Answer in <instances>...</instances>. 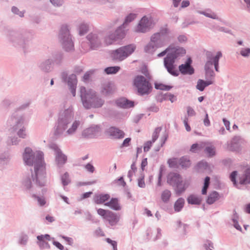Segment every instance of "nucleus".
Instances as JSON below:
<instances>
[{
	"mask_svg": "<svg viewBox=\"0 0 250 250\" xmlns=\"http://www.w3.org/2000/svg\"><path fill=\"white\" fill-rule=\"evenodd\" d=\"M104 205L115 210H120L122 208L119 200L116 198H111L109 202L105 203Z\"/></svg>",
	"mask_w": 250,
	"mask_h": 250,
	"instance_id": "20",
	"label": "nucleus"
},
{
	"mask_svg": "<svg viewBox=\"0 0 250 250\" xmlns=\"http://www.w3.org/2000/svg\"><path fill=\"white\" fill-rule=\"evenodd\" d=\"M62 183L64 186H66L70 182L69 175L67 173H65L62 177Z\"/></svg>",
	"mask_w": 250,
	"mask_h": 250,
	"instance_id": "42",
	"label": "nucleus"
},
{
	"mask_svg": "<svg viewBox=\"0 0 250 250\" xmlns=\"http://www.w3.org/2000/svg\"><path fill=\"white\" fill-rule=\"evenodd\" d=\"M71 118V115H69L65 117L64 118H60L58 122V126L56 129L55 133L58 134L61 133L63 130H65L66 128V125L68 123V121Z\"/></svg>",
	"mask_w": 250,
	"mask_h": 250,
	"instance_id": "15",
	"label": "nucleus"
},
{
	"mask_svg": "<svg viewBox=\"0 0 250 250\" xmlns=\"http://www.w3.org/2000/svg\"><path fill=\"white\" fill-rule=\"evenodd\" d=\"M168 164L171 167H177L179 165V160L176 158L170 159L168 161Z\"/></svg>",
	"mask_w": 250,
	"mask_h": 250,
	"instance_id": "36",
	"label": "nucleus"
},
{
	"mask_svg": "<svg viewBox=\"0 0 250 250\" xmlns=\"http://www.w3.org/2000/svg\"><path fill=\"white\" fill-rule=\"evenodd\" d=\"M100 131V128L96 125L85 129L82 135L85 138H91L97 136Z\"/></svg>",
	"mask_w": 250,
	"mask_h": 250,
	"instance_id": "16",
	"label": "nucleus"
},
{
	"mask_svg": "<svg viewBox=\"0 0 250 250\" xmlns=\"http://www.w3.org/2000/svg\"><path fill=\"white\" fill-rule=\"evenodd\" d=\"M61 36L62 38V43L66 51H69L73 48V43L70 38L69 31L66 26H64L62 28L61 31Z\"/></svg>",
	"mask_w": 250,
	"mask_h": 250,
	"instance_id": "8",
	"label": "nucleus"
},
{
	"mask_svg": "<svg viewBox=\"0 0 250 250\" xmlns=\"http://www.w3.org/2000/svg\"><path fill=\"white\" fill-rule=\"evenodd\" d=\"M167 140V137H165L161 141V144L160 146H159L158 147H157L155 150V151H158L159 150V149H160V148L163 146V145L165 144V141H166Z\"/></svg>",
	"mask_w": 250,
	"mask_h": 250,
	"instance_id": "61",
	"label": "nucleus"
},
{
	"mask_svg": "<svg viewBox=\"0 0 250 250\" xmlns=\"http://www.w3.org/2000/svg\"><path fill=\"white\" fill-rule=\"evenodd\" d=\"M240 54L244 57L250 56V49L249 48H243L240 51Z\"/></svg>",
	"mask_w": 250,
	"mask_h": 250,
	"instance_id": "46",
	"label": "nucleus"
},
{
	"mask_svg": "<svg viewBox=\"0 0 250 250\" xmlns=\"http://www.w3.org/2000/svg\"><path fill=\"white\" fill-rule=\"evenodd\" d=\"M222 53L221 52H218L217 54L214 57H212L210 53L207 54L208 61L205 65V69L206 70L209 69L211 67L214 65L215 70H218V62L219 59L222 57Z\"/></svg>",
	"mask_w": 250,
	"mask_h": 250,
	"instance_id": "9",
	"label": "nucleus"
},
{
	"mask_svg": "<svg viewBox=\"0 0 250 250\" xmlns=\"http://www.w3.org/2000/svg\"><path fill=\"white\" fill-rule=\"evenodd\" d=\"M169 48H167L165 51L158 54V57H161L165 56L167 53H168L167 57L164 60V64L167 68V71L173 76H178L179 72L175 69L173 63L175 59L179 56L186 53V50L182 48H172L170 52Z\"/></svg>",
	"mask_w": 250,
	"mask_h": 250,
	"instance_id": "2",
	"label": "nucleus"
},
{
	"mask_svg": "<svg viewBox=\"0 0 250 250\" xmlns=\"http://www.w3.org/2000/svg\"><path fill=\"white\" fill-rule=\"evenodd\" d=\"M171 195V191L168 189H165L161 193V200L163 202L167 203L169 201Z\"/></svg>",
	"mask_w": 250,
	"mask_h": 250,
	"instance_id": "29",
	"label": "nucleus"
},
{
	"mask_svg": "<svg viewBox=\"0 0 250 250\" xmlns=\"http://www.w3.org/2000/svg\"><path fill=\"white\" fill-rule=\"evenodd\" d=\"M56 153V160L58 165L64 164L66 160L67 157L63 154L59 149L56 148L55 149Z\"/></svg>",
	"mask_w": 250,
	"mask_h": 250,
	"instance_id": "22",
	"label": "nucleus"
},
{
	"mask_svg": "<svg viewBox=\"0 0 250 250\" xmlns=\"http://www.w3.org/2000/svg\"><path fill=\"white\" fill-rule=\"evenodd\" d=\"M203 14L207 17L212 18V19H215L217 18V15L213 13L204 12Z\"/></svg>",
	"mask_w": 250,
	"mask_h": 250,
	"instance_id": "53",
	"label": "nucleus"
},
{
	"mask_svg": "<svg viewBox=\"0 0 250 250\" xmlns=\"http://www.w3.org/2000/svg\"><path fill=\"white\" fill-rule=\"evenodd\" d=\"M147 165V158H144L142 160L141 163V168L143 171L145 169V167Z\"/></svg>",
	"mask_w": 250,
	"mask_h": 250,
	"instance_id": "54",
	"label": "nucleus"
},
{
	"mask_svg": "<svg viewBox=\"0 0 250 250\" xmlns=\"http://www.w3.org/2000/svg\"><path fill=\"white\" fill-rule=\"evenodd\" d=\"M223 121L225 126H226V129L228 130H230V122H229V121L227 120L225 118H224L223 119Z\"/></svg>",
	"mask_w": 250,
	"mask_h": 250,
	"instance_id": "56",
	"label": "nucleus"
},
{
	"mask_svg": "<svg viewBox=\"0 0 250 250\" xmlns=\"http://www.w3.org/2000/svg\"><path fill=\"white\" fill-rule=\"evenodd\" d=\"M185 205V200L183 198H178L174 203V209L176 212H179L182 210Z\"/></svg>",
	"mask_w": 250,
	"mask_h": 250,
	"instance_id": "27",
	"label": "nucleus"
},
{
	"mask_svg": "<svg viewBox=\"0 0 250 250\" xmlns=\"http://www.w3.org/2000/svg\"><path fill=\"white\" fill-rule=\"evenodd\" d=\"M240 145L237 142H232L228 146V149L231 151H238Z\"/></svg>",
	"mask_w": 250,
	"mask_h": 250,
	"instance_id": "38",
	"label": "nucleus"
},
{
	"mask_svg": "<svg viewBox=\"0 0 250 250\" xmlns=\"http://www.w3.org/2000/svg\"><path fill=\"white\" fill-rule=\"evenodd\" d=\"M135 49V47L133 45L122 47L113 51L111 53V57L113 60L122 61L132 53Z\"/></svg>",
	"mask_w": 250,
	"mask_h": 250,
	"instance_id": "6",
	"label": "nucleus"
},
{
	"mask_svg": "<svg viewBox=\"0 0 250 250\" xmlns=\"http://www.w3.org/2000/svg\"><path fill=\"white\" fill-rule=\"evenodd\" d=\"M152 25L153 23L151 20L148 19L146 17H144L135 28V31L137 32H145Z\"/></svg>",
	"mask_w": 250,
	"mask_h": 250,
	"instance_id": "10",
	"label": "nucleus"
},
{
	"mask_svg": "<svg viewBox=\"0 0 250 250\" xmlns=\"http://www.w3.org/2000/svg\"><path fill=\"white\" fill-rule=\"evenodd\" d=\"M133 85L141 95L149 94L152 89L151 84L149 81L141 75H138L135 77L133 80Z\"/></svg>",
	"mask_w": 250,
	"mask_h": 250,
	"instance_id": "5",
	"label": "nucleus"
},
{
	"mask_svg": "<svg viewBox=\"0 0 250 250\" xmlns=\"http://www.w3.org/2000/svg\"><path fill=\"white\" fill-rule=\"evenodd\" d=\"M23 160L26 165L32 166L34 164L35 177L40 186L45 185L44 180L45 168L43 162V155L41 152H38L35 155L32 150L29 147L25 149L23 155Z\"/></svg>",
	"mask_w": 250,
	"mask_h": 250,
	"instance_id": "1",
	"label": "nucleus"
},
{
	"mask_svg": "<svg viewBox=\"0 0 250 250\" xmlns=\"http://www.w3.org/2000/svg\"><path fill=\"white\" fill-rule=\"evenodd\" d=\"M207 145L206 143L203 142L201 143L200 144H194L191 146L190 151L192 152L196 153L201 150Z\"/></svg>",
	"mask_w": 250,
	"mask_h": 250,
	"instance_id": "28",
	"label": "nucleus"
},
{
	"mask_svg": "<svg viewBox=\"0 0 250 250\" xmlns=\"http://www.w3.org/2000/svg\"><path fill=\"white\" fill-rule=\"evenodd\" d=\"M131 141V138H127L125 139L124 140L122 145V146H128L129 145V143Z\"/></svg>",
	"mask_w": 250,
	"mask_h": 250,
	"instance_id": "55",
	"label": "nucleus"
},
{
	"mask_svg": "<svg viewBox=\"0 0 250 250\" xmlns=\"http://www.w3.org/2000/svg\"><path fill=\"white\" fill-rule=\"evenodd\" d=\"M50 236L48 234L41 235L38 236V244L41 249H49L50 248V246L48 244V241H50Z\"/></svg>",
	"mask_w": 250,
	"mask_h": 250,
	"instance_id": "14",
	"label": "nucleus"
},
{
	"mask_svg": "<svg viewBox=\"0 0 250 250\" xmlns=\"http://www.w3.org/2000/svg\"><path fill=\"white\" fill-rule=\"evenodd\" d=\"M237 175V172L233 171L232 172L230 175V179L231 181L233 183L234 185H236V180L235 178Z\"/></svg>",
	"mask_w": 250,
	"mask_h": 250,
	"instance_id": "49",
	"label": "nucleus"
},
{
	"mask_svg": "<svg viewBox=\"0 0 250 250\" xmlns=\"http://www.w3.org/2000/svg\"><path fill=\"white\" fill-rule=\"evenodd\" d=\"M213 83V82L211 81H204L202 80H199L197 82L196 85V88L199 90L202 91L204 90L205 88Z\"/></svg>",
	"mask_w": 250,
	"mask_h": 250,
	"instance_id": "26",
	"label": "nucleus"
},
{
	"mask_svg": "<svg viewBox=\"0 0 250 250\" xmlns=\"http://www.w3.org/2000/svg\"><path fill=\"white\" fill-rule=\"evenodd\" d=\"M239 182L241 184H247L250 183V168L247 169L245 174L240 177Z\"/></svg>",
	"mask_w": 250,
	"mask_h": 250,
	"instance_id": "25",
	"label": "nucleus"
},
{
	"mask_svg": "<svg viewBox=\"0 0 250 250\" xmlns=\"http://www.w3.org/2000/svg\"><path fill=\"white\" fill-rule=\"evenodd\" d=\"M209 182H210V178L209 177H206L205 179L204 187L202 190V194L205 195L207 194V189L208 187V186L209 184Z\"/></svg>",
	"mask_w": 250,
	"mask_h": 250,
	"instance_id": "37",
	"label": "nucleus"
},
{
	"mask_svg": "<svg viewBox=\"0 0 250 250\" xmlns=\"http://www.w3.org/2000/svg\"><path fill=\"white\" fill-rule=\"evenodd\" d=\"M12 10L13 13L19 15L20 17H22L23 16V13L20 12L19 9L16 7H13Z\"/></svg>",
	"mask_w": 250,
	"mask_h": 250,
	"instance_id": "52",
	"label": "nucleus"
},
{
	"mask_svg": "<svg viewBox=\"0 0 250 250\" xmlns=\"http://www.w3.org/2000/svg\"><path fill=\"white\" fill-rule=\"evenodd\" d=\"M85 168L89 172L93 173L95 170V168L91 164L88 163L85 166Z\"/></svg>",
	"mask_w": 250,
	"mask_h": 250,
	"instance_id": "48",
	"label": "nucleus"
},
{
	"mask_svg": "<svg viewBox=\"0 0 250 250\" xmlns=\"http://www.w3.org/2000/svg\"><path fill=\"white\" fill-rule=\"evenodd\" d=\"M219 199V194L216 191L210 193L207 199V203L209 204H213Z\"/></svg>",
	"mask_w": 250,
	"mask_h": 250,
	"instance_id": "30",
	"label": "nucleus"
},
{
	"mask_svg": "<svg viewBox=\"0 0 250 250\" xmlns=\"http://www.w3.org/2000/svg\"><path fill=\"white\" fill-rule=\"evenodd\" d=\"M106 241L112 246L113 250H117V242L116 241H113L109 238H106Z\"/></svg>",
	"mask_w": 250,
	"mask_h": 250,
	"instance_id": "47",
	"label": "nucleus"
},
{
	"mask_svg": "<svg viewBox=\"0 0 250 250\" xmlns=\"http://www.w3.org/2000/svg\"><path fill=\"white\" fill-rule=\"evenodd\" d=\"M176 97L175 96L169 93H167L164 96V100H169L171 103H173L176 101Z\"/></svg>",
	"mask_w": 250,
	"mask_h": 250,
	"instance_id": "39",
	"label": "nucleus"
},
{
	"mask_svg": "<svg viewBox=\"0 0 250 250\" xmlns=\"http://www.w3.org/2000/svg\"><path fill=\"white\" fill-rule=\"evenodd\" d=\"M113 88L110 83H107L104 85L102 92L104 95H108L112 92Z\"/></svg>",
	"mask_w": 250,
	"mask_h": 250,
	"instance_id": "34",
	"label": "nucleus"
},
{
	"mask_svg": "<svg viewBox=\"0 0 250 250\" xmlns=\"http://www.w3.org/2000/svg\"><path fill=\"white\" fill-rule=\"evenodd\" d=\"M155 87L157 89H160L162 90H169L171 88L172 86L165 85L163 83H157L155 84Z\"/></svg>",
	"mask_w": 250,
	"mask_h": 250,
	"instance_id": "35",
	"label": "nucleus"
},
{
	"mask_svg": "<svg viewBox=\"0 0 250 250\" xmlns=\"http://www.w3.org/2000/svg\"><path fill=\"white\" fill-rule=\"evenodd\" d=\"M189 5V1L188 0H184L182 2L181 6L183 8L187 7Z\"/></svg>",
	"mask_w": 250,
	"mask_h": 250,
	"instance_id": "64",
	"label": "nucleus"
},
{
	"mask_svg": "<svg viewBox=\"0 0 250 250\" xmlns=\"http://www.w3.org/2000/svg\"><path fill=\"white\" fill-rule=\"evenodd\" d=\"M87 38L90 42L92 49H96L100 45V42L96 35L89 34Z\"/></svg>",
	"mask_w": 250,
	"mask_h": 250,
	"instance_id": "24",
	"label": "nucleus"
},
{
	"mask_svg": "<svg viewBox=\"0 0 250 250\" xmlns=\"http://www.w3.org/2000/svg\"><path fill=\"white\" fill-rule=\"evenodd\" d=\"M80 92L83 104L85 108L100 107L103 104V101L96 97L91 89L87 90L84 87H81Z\"/></svg>",
	"mask_w": 250,
	"mask_h": 250,
	"instance_id": "3",
	"label": "nucleus"
},
{
	"mask_svg": "<svg viewBox=\"0 0 250 250\" xmlns=\"http://www.w3.org/2000/svg\"><path fill=\"white\" fill-rule=\"evenodd\" d=\"M184 125H185V127H186V130H187L188 131H190L191 128H190V126L188 125V120H187V119H185V120L184 121Z\"/></svg>",
	"mask_w": 250,
	"mask_h": 250,
	"instance_id": "63",
	"label": "nucleus"
},
{
	"mask_svg": "<svg viewBox=\"0 0 250 250\" xmlns=\"http://www.w3.org/2000/svg\"><path fill=\"white\" fill-rule=\"evenodd\" d=\"M18 135L21 138H24L26 136V134L25 133V129L22 128L21 129H20L18 133Z\"/></svg>",
	"mask_w": 250,
	"mask_h": 250,
	"instance_id": "58",
	"label": "nucleus"
},
{
	"mask_svg": "<svg viewBox=\"0 0 250 250\" xmlns=\"http://www.w3.org/2000/svg\"><path fill=\"white\" fill-rule=\"evenodd\" d=\"M192 61L188 58L185 64H182L179 66V71L183 74H192L194 73V69L191 66Z\"/></svg>",
	"mask_w": 250,
	"mask_h": 250,
	"instance_id": "13",
	"label": "nucleus"
},
{
	"mask_svg": "<svg viewBox=\"0 0 250 250\" xmlns=\"http://www.w3.org/2000/svg\"><path fill=\"white\" fill-rule=\"evenodd\" d=\"M233 223H234V227L237 229L241 231V228L240 226V225L238 224V223L236 219H233Z\"/></svg>",
	"mask_w": 250,
	"mask_h": 250,
	"instance_id": "60",
	"label": "nucleus"
},
{
	"mask_svg": "<svg viewBox=\"0 0 250 250\" xmlns=\"http://www.w3.org/2000/svg\"><path fill=\"white\" fill-rule=\"evenodd\" d=\"M138 186L141 188H144L145 187V183L144 181V175L143 173L141 174L140 177L138 179Z\"/></svg>",
	"mask_w": 250,
	"mask_h": 250,
	"instance_id": "43",
	"label": "nucleus"
},
{
	"mask_svg": "<svg viewBox=\"0 0 250 250\" xmlns=\"http://www.w3.org/2000/svg\"><path fill=\"white\" fill-rule=\"evenodd\" d=\"M158 48V47L156 46L155 44L150 42L145 46V50L147 53H152Z\"/></svg>",
	"mask_w": 250,
	"mask_h": 250,
	"instance_id": "31",
	"label": "nucleus"
},
{
	"mask_svg": "<svg viewBox=\"0 0 250 250\" xmlns=\"http://www.w3.org/2000/svg\"><path fill=\"white\" fill-rule=\"evenodd\" d=\"M205 151L209 156H213L215 153V148L212 146H207Z\"/></svg>",
	"mask_w": 250,
	"mask_h": 250,
	"instance_id": "40",
	"label": "nucleus"
},
{
	"mask_svg": "<svg viewBox=\"0 0 250 250\" xmlns=\"http://www.w3.org/2000/svg\"><path fill=\"white\" fill-rule=\"evenodd\" d=\"M136 15L134 14H130L128 16H127L125 19V21L124 23V25L125 24H126L131 21H132L133 20H134L136 18Z\"/></svg>",
	"mask_w": 250,
	"mask_h": 250,
	"instance_id": "44",
	"label": "nucleus"
},
{
	"mask_svg": "<svg viewBox=\"0 0 250 250\" xmlns=\"http://www.w3.org/2000/svg\"><path fill=\"white\" fill-rule=\"evenodd\" d=\"M50 1L54 5L59 6L62 4V0H50Z\"/></svg>",
	"mask_w": 250,
	"mask_h": 250,
	"instance_id": "57",
	"label": "nucleus"
},
{
	"mask_svg": "<svg viewBox=\"0 0 250 250\" xmlns=\"http://www.w3.org/2000/svg\"><path fill=\"white\" fill-rule=\"evenodd\" d=\"M161 130V127H157L155 129L152 134V141H147L144 144V151L145 152H147L149 150L152 146V144L157 139Z\"/></svg>",
	"mask_w": 250,
	"mask_h": 250,
	"instance_id": "17",
	"label": "nucleus"
},
{
	"mask_svg": "<svg viewBox=\"0 0 250 250\" xmlns=\"http://www.w3.org/2000/svg\"><path fill=\"white\" fill-rule=\"evenodd\" d=\"M97 212L98 215L106 220L111 226L115 225L119 221V216L109 210L100 208L97 210Z\"/></svg>",
	"mask_w": 250,
	"mask_h": 250,
	"instance_id": "7",
	"label": "nucleus"
},
{
	"mask_svg": "<svg viewBox=\"0 0 250 250\" xmlns=\"http://www.w3.org/2000/svg\"><path fill=\"white\" fill-rule=\"evenodd\" d=\"M116 103L119 107L127 108L134 106V102L127 100L125 98H121L117 100Z\"/></svg>",
	"mask_w": 250,
	"mask_h": 250,
	"instance_id": "21",
	"label": "nucleus"
},
{
	"mask_svg": "<svg viewBox=\"0 0 250 250\" xmlns=\"http://www.w3.org/2000/svg\"><path fill=\"white\" fill-rule=\"evenodd\" d=\"M187 113L188 115L190 116L195 115V112L194 111V109L189 106L187 107Z\"/></svg>",
	"mask_w": 250,
	"mask_h": 250,
	"instance_id": "51",
	"label": "nucleus"
},
{
	"mask_svg": "<svg viewBox=\"0 0 250 250\" xmlns=\"http://www.w3.org/2000/svg\"><path fill=\"white\" fill-rule=\"evenodd\" d=\"M202 201V198L195 194H191L187 198L188 203L191 205H199L201 203Z\"/></svg>",
	"mask_w": 250,
	"mask_h": 250,
	"instance_id": "23",
	"label": "nucleus"
},
{
	"mask_svg": "<svg viewBox=\"0 0 250 250\" xmlns=\"http://www.w3.org/2000/svg\"><path fill=\"white\" fill-rule=\"evenodd\" d=\"M110 196L108 194H97L94 196V201L97 204H103L106 203L110 199Z\"/></svg>",
	"mask_w": 250,
	"mask_h": 250,
	"instance_id": "19",
	"label": "nucleus"
},
{
	"mask_svg": "<svg viewBox=\"0 0 250 250\" xmlns=\"http://www.w3.org/2000/svg\"><path fill=\"white\" fill-rule=\"evenodd\" d=\"M167 182L171 186L176 187V192L178 195L183 193L189 185L188 181H183L181 176L174 172H170L168 174Z\"/></svg>",
	"mask_w": 250,
	"mask_h": 250,
	"instance_id": "4",
	"label": "nucleus"
},
{
	"mask_svg": "<svg viewBox=\"0 0 250 250\" xmlns=\"http://www.w3.org/2000/svg\"><path fill=\"white\" fill-rule=\"evenodd\" d=\"M190 162L187 157H182L179 159V165L183 168H187L190 166Z\"/></svg>",
	"mask_w": 250,
	"mask_h": 250,
	"instance_id": "32",
	"label": "nucleus"
},
{
	"mask_svg": "<svg viewBox=\"0 0 250 250\" xmlns=\"http://www.w3.org/2000/svg\"><path fill=\"white\" fill-rule=\"evenodd\" d=\"M79 34L83 35L85 34L88 31V27L86 24H82L79 28Z\"/></svg>",
	"mask_w": 250,
	"mask_h": 250,
	"instance_id": "41",
	"label": "nucleus"
},
{
	"mask_svg": "<svg viewBox=\"0 0 250 250\" xmlns=\"http://www.w3.org/2000/svg\"><path fill=\"white\" fill-rule=\"evenodd\" d=\"M167 32V29H166L165 31H162L161 33L154 34L151 36L150 42L155 44L156 47H162L165 45V42L162 37V34H166Z\"/></svg>",
	"mask_w": 250,
	"mask_h": 250,
	"instance_id": "12",
	"label": "nucleus"
},
{
	"mask_svg": "<svg viewBox=\"0 0 250 250\" xmlns=\"http://www.w3.org/2000/svg\"><path fill=\"white\" fill-rule=\"evenodd\" d=\"M53 244L61 250H62L64 248L63 246L58 242L54 241Z\"/></svg>",
	"mask_w": 250,
	"mask_h": 250,
	"instance_id": "62",
	"label": "nucleus"
},
{
	"mask_svg": "<svg viewBox=\"0 0 250 250\" xmlns=\"http://www.w3.org/2000/svg\"><path fill=\"white\" fill-rule=\"evenodd\" d=\"M125 32L122 30V28L118 29L115 34H111L106 37L105 39V43L106 45H109L116 41L118 39L123 38L125 36Z\"/></svg>",
	"mask_w": 250,
	"mask_h": 250,
	"instance_id": "11",
	"label": "nucleus"
},
{
	"mask_svg": "<svg viewBox=\"0 0 250 250\" xmlns=\"http://www.w3.org/2000/svg\"><path fill=\"white\" fill-rule=\"evenodd\" d=\"M106 132L108 135L117 139L123 138L125 136V133L123 131L114 127H110Z\"/></svg>",
	"mask_w": 250,
	"mask_h": 250,
	"instance_id": "18",
	"label": "nucleus"
},
{
	"mask_svg": "<svg viewBox=\"0 0 250 250\" xmlns=\"http://www.w3.org/2000/svg\"><path fill=\"white\" fill-rule=\"evenodd\" d=\"M27 239L28 238L27 236H22L20 239V243L21 245H25L27 241Z\"/></svg>",
	"mask_w": 250,
	"mask_h": 250,
	"instance_id": "50",
	"label": "nucleus"
},
{
	"mask_svg": "<svg viewBox=\"0 0 250 250\" xmlns=\"http://www.w3.org/2000/svg\"><path fill=\"white\" fill-rule=\"evenodd\" d=\"M204 124L206 126H209L210 125V121L207 113H206L205 118L204 120Z\"/></svg>",
	"mask_w": 250,
	"mask_h": 250,
	"instance_id": "59",
	"label": "nucleus"
},
{
	"mask_svg": "<svg viewBox=\"0 0 250 250\" xmlns=\"http://www.w3.org/2000/svg\"><path fill=\"white\" fill-rule=\"evenodd\" d=\"M120 69L119 66H111L106 68L104 69V72L107 74H113L118 72Z\"/></svg>",
	"mask_w": 250,
	"mask_h": 250,
	"instance_id": "33",
	"label": "nucleus"
},
{
	"mask_svg": "<svg viewBox=\"0 0 250 250\" xmlns=\"http://www.w3.org/2000/svg\"><path fill=\"white\" fill-rule=\"evenodd\" d=\"M79 125V123L75 121L72 125V127L67 130V132L69 134L73 133L77 128Z\"/></svg>",
	"mask_w": 250,
	"mask_h": 250,
	"instance_id": "45",
	"label": "nucleus"
}]
</instances>
